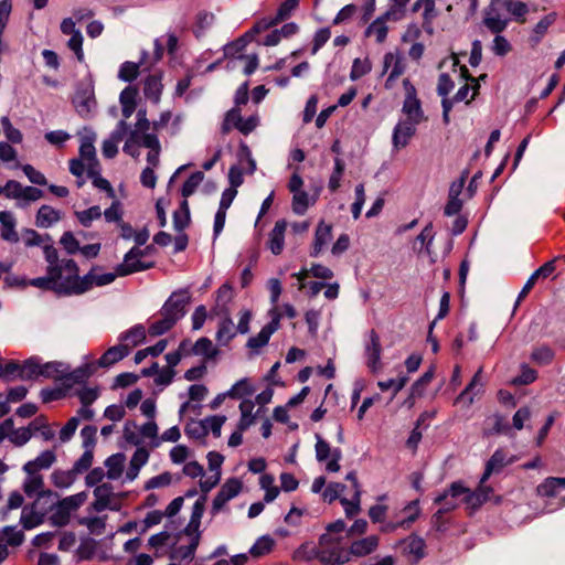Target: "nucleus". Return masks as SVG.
I'll return each instance as SVG.
<instances>
[{
	"label": "nucleus",
	"mask_w": 565,
	"mask_h": 565,
	"mask_svg": "<svg viewBox=\"0 0 565 565\" xmlns=\"http://www.w3.org/2000/svg\"><path fill=\"white\" fill-rule=\"evenodd\" d=\"M43 254L47 263L46 276L32 278L28 284L43 290H53L58 296L73 295L72 277L64 266L71 258H60L53 245H44Z\"/></svg>",
	"instance_id": "obj_1"
},
{
	"label": "nucleus",
	"mask_w": 565,
	"mask_h": 565,
	"mask_svg": "<svg viewBox=\"0 0 565 565\" xmlns=\"http://www.w3.org/2000/svg\"><path fill=\"white\" fill-rule=\"evenodd\" d=\"M64 266L72 277L73 295H82L92 289L93 286H107L119 276L117 270L115 273H99L97 267H93L86 275L81 277L78 275V266L73 259L67 260Z\"/></svg>",
	"instance_id": "obj_2"
},
{
	"label": "nucleus",
	"mask_w": 565,
	"mask_h": 565,
	"mask_svg": "<svg viewBox=\"0 0 565 565\" xmlns=\"http://www.w3.org/2000/svg\"><path fill=\"white\" fill-rule=\"evenodd\" d=\"M329 536H320L318 559L324 565H343L350 562V553L343 544H331Z\"/></svg>",
	"instance_id": "obj_3"
},
{
	"label": "nucleus",
	"mask_w": 565,
	"mask_h": 565,
	"mask_svg": "<svg viewBox=\"0 0 565 565\" xmlns=\"http://www.w3.org/2000/svg\"><path fill=\"white\" fill-rule=\"evenodd\" d=\"M403 87L405 90V99L402 111L406 116V121L419 125L424 119V111L422 109V103L417 98L416 88L408 78L403 81Z\"/></svg>",
	"instance_id": "obj_4"
},
{
	"label": "nucleus",
	"mask_w": 565,
	"mask_h": 565,
	"mask_svg": "<svg viewBox=\"0 0 565 565\" xmlns=\"http://www.w3.org/2000/svg\"><path fill=\"white\" fill-rule=\"evenodd\" d=\"M73 104L82 118H90L96 113L97 103L92 84H82L77 87Z\"/></svg>",
	"instance_id": "obj_5"
},
{
	"label": "nucleus",
	"mask_w": 565,
	"mask_h": 565,
	"mask_svg": "<svg viewBox=\"0 0 565 565\" xmlns=\"http://www.w3.org/2000/svg\"><path fill=\"white\" fill-rule=\"evenodd\" d=\"M316 459L319 462L326 463V470L328 472H338L340 470V460L342 458V451L340 448H332L328 441H326L320 435H316Z\"/></svg>",
	"instance_id": "obj_6"
},
{
	"label": "nucleus",
	"mask_w": 565,
	"mask_h": 565,
	"mask_svg": "<svg viewBox=\"0 0 565 565\" xmlns=\"http://www.w3.org/2000/svg\"><path fill=\"white\" fill-rule=\"evenodd\" d=\"M150 249L148 246L146 249L132 247L124 256V262L117 266V274L119 277H124L134 273L143 271L152 267V263L146 264L140 260L141 257Z\"/></svg>",
	"instance_id": "obj_7"
},
{
	"label": "nucleus",
	"mask_w": 565,
	"mask_h": 565,
	"mask_svg": "<svg viewBox=\"0 0 565 565\" xmlns=\"http://www.w3.org/2000/svg\"><path fill=\"white\" fill-rule=\"evenodd\" d=\"M501 0H491L483 11L482 24L493 34L502 33L509 25V19L501 13Z\"/></svg>",
	"instance_id": "obj_8"
},
{
	"label": "nucleus",
	"mask_w": 565,
	"mask_h": 565,
	"mask_svg": "<svg viewBox=\"0 0 565 565\" xmlns=\"http://www.w3.org/2000/svg\"><path fill=\"white\" fill-rule=\"evenodd\" d=\"M190 301V296L186 290L173 292L164 302L160 310L162 317H167L177 323L185 315V305Z\"/></svg>",
	"instance_id": "obj_9"
},
{
	"label": "nucleus",
	"mask_w": 565,
	"mask_h": 565,
	"mask_svg": "<svg viewBox=\"0 0 565 565\" xmlns=\"http://www.w3.org/2000/svg\"><path fill=\"white\" fill-rule=\"evenodd\" d=\"M242 487V482L236 478L226 480L213 500L211 513L216 515L230 500L238 495Z\"/></svg>",
	"instance_id": "obj_10"
},
{
	"label": "nucleus",
	"mask_w": 565,
	"mask_h": 565,
	"mask_svg": "<svg viewBox=\"0 0 565 565\" xmlns=\"http://www.w3.org/2000/svg\"><path fill=\"white\" fill-rule=\"evenodd\" d=\"M95 140L96 134L90 128H84V135L81 137L79 158L86 162L87 170L100 166L96 157Z\"/></svg>",
	"instance_id": "obj_11"
},
{
	"label": "nucleus",
	"mask_w": 565,
	"mask_h": 565,
	"mask_svg": "<svg viewBox=\"0 0 565 565\" xmlns=\"http://www.w3.org/2000/svg\"><path fill=\"white\" fill-rule=\"evenodd\" d=\"M94 497L93 509L95 511L102 512L106 509L119 510V504L115 502V493L110 483H102L95 487Z\"/></svg>",
	"instance_id": "obj_12"
},
{
	"label": "nucleus",
	"mask_w": 565,
	"mask_h": 565,
	"mask_svg": "<svg viewBox=\"0 0 565 565\" xmlns=\"http://www.w3.org/2000/svg\"><path fill=\"white\" fill-rule=\"evenodd\" d=\"M388 72L386 88H392L394 82L405 72L404 57L398 52H388L384 55L383 73Z\"/></svg>",
	"instance_id": "obj_13"
},
{
	"label": "nucleus",
	"mask_w": 565,
	"mask_h": 565,
	"mask_svg": "<svg viewBox=\"0 0 565 565\" xmlns=\"http://www.w3.org/2000/svg\"><path fill=\"white\" fill-rule=\"evenodd\" d=\"M381 341L379 334L372 330L369 333V341L365 343L364 354L366 358V365L372 372H377L381 369Z\"/></svg>",
	"instance_id": "obj_14"
},
{
	"label": "nucleus",
	"mask_w": 565,
	"mask_h": 565,
	"mask_svg": "<svg viewBox=\"0 0 565 565\" xmlns=\"http://www.w3.org/2000/svg\"><path fill=\"white\" fill-rule=\"evenodd\" d=\"M417 125L401 120L396 124L392 135V143L395 150L405 148L416 132Z\"/></svg>",
	"instance_id": "obj_15"
},
{
	"label": "nucleus",
	"mask_w": 565,
	"mask_h": 565,
	"mask_svg": "<svg viewBox=\"0 0 565 565\" xmlns=\"http://www.w3.org/2000/svg\"><path fill=\"white\" fill-rule=\"evenodd\" d=\"M448 493L451 494L452 499H461L470 509H478L483 504L480 500L481 494H478L477 491H470L461 481L452 482L448 488Z\"/></svg>",
	"instance_id": "obj_16"
},
{
	"label": "nucleus",
	"mask_w": 565,
	"mask_h": 565,
	"mask_svg": "<svg viewBox=\"0 0 565 565\" xmlns=\"http://www.w3.org/2000/svg\"><path fill=\"white\" fill-rule=\"evenodd\" d=\"M513 461L514 457H509L501 448L497 449L486 463L484 472L481 476V482L486 483L491 475L501 472L504 467Z\"/></svg>",
	"instance_id": "obj_17"
},
{
	"label": "nucleus",
	"mask_w": 565,
	"mask_h": 565,
	"mask_svg": "<svg viewBox=\"0 0 565 565\" xmlns=\"http://www.w3.org/2000/svg\"><path fill=\"white\" fill-rule=\"evenodd\" d=\"M138 88L129 85L125 87L119 95L121 113L125 119L131 117L137 108Z\"/></svg>",
	"instance_id": "obj_18"
},
{
	"label": "nucleus",
	"mask_w": 565,
	"mask_h": 565,
	"mask_svg": "<svg viewBox=\"0 0 565 565\" xmlns=\"http://www.w3.org/2000/svg\"><path fill=\"white\" fill-rule=\"evenodd\" d=\"M56 461L54 449H47L33 459L23 465V471H38L50 469Z\"/></svg>",
	"instance_id": "obj_19"
},
{
	"label": "nucleus",
	"mask_w": 565,
	"mask_h": 565,
	"mask_svg": "<svg viewBox=\"0 0 565 565\" xmlns=\"http://www.w3.org/2000/svg\"><path fill=\"white\" fill-rule=\"evenodd\" d=\"M377 546L379 537L376 535H370L352 542L348 553H350V556L364 557L373 553Z\"/></svg>",
	"instance_id": "obj_20"
},
{
	"label": "nucleus",
	"mask_w": 565,
	"mask_h": 565,
	"mask_svg": "<svg viewBox=\"0 0 565 565\" xmlns=\"http://www.w3.org/2000/svg\"><path fill=\"white\" fill-rule=\"evenodd\" d=\"M287 230V222L279 220L275 223L274 228L269 233L268 246L274 255H279L285 245V232Z\"/></svg>",
	"instance_id": "obj_21"
},
{
	"label": "nucleus",
	"mask_w": 565,
	"mask_h": 565,
	"mask_svg": "<svg viewBox=\"0 0 565 565\" xmlns=\"http://www.w3.org/2000/svg\"><path fill=\"white\" fill-rule=\"evenodd\" d=\"M406 512H408V516L402 521L398 522H388L385 525L382 526L383 532H394L398 527H408L419 515L420 509H419V501L414 500L409 502L405 509Z\"/></svg>",
	"instance_id": "obj_22"
},
{
	"label": "nucleus",
	"mask_w": 565,
	"mask_h": 565,
	"mask_svg": "<svg viewBox=\"0 0 565 565\" xmlns=\"http://www.w3.org/2000/svg\"><path fill=\"white\" fill-rule=\"evenodd\" d=\"M0 224H1V237L2 239L10 243H18L19 235L15 231V217L9 211L0 212Z\"/></svg>",
	"instance_id": "obj_23"
},
{
	"label": "nucleus",
	"mask_w": 565,
	"mask_h": 565,
	"mask_svg": "<svg viewBox=\"0 0 565 565\" xmlns=\"http://www.w3.org/2000/svg\"><path fill=\"white\" fill-rule=\"evenodd\" d=\"M331 237L332 226L324 222H320L316 228L313 246L310 255L317 257L322 252L323 247L330 242Z\"/></svg>",
	"instance_id": "obj_24"
},
{
	"label": "nucleus",
	"mask_w": 565,
	"mask_h": 565,
	"mask_svg": "<svg viewBox=\"0 0 565 565\" xmlns=\"http://www.w3.org/2000/svg\"><path fill=\"white\" fill-rule=\"evenodd\" d=\"M238 408L241 413V417L237 424L238 428L239 430H246L255 423L256 416L260 413V408L254 413L255 402L252 399H243L239 403Z\"/></svg>",
	"instance_id": "obj_25"
},
{
	"label": "nucleus",
	"mask_w": 565,
	"mask_h": 565,
	"mask_svg": "<svg viewBox=\"0 0 565 565\" xmlns=\"http://www.w3.org/2000/svg\"><path fill=\"white\" fill-rule=\"evenodd\" d=\"M190 543L185 546H179L172 552V558L180 562H191L194 557L196 547L199 546L201 533L186 534Z\"/></svg>",
	"instance_id": "obj_26"
},
{
	"label": "nucleus",
	"mask_w": 565,
	"mask_h": 565,
	"mask_svg": "<svg viewBox=\"0 0 565 565\" xmlns=\"http://www.w3.org/2000/svg\"><path fill=\"white\" fill-rule=\"evenodd\" d=\"M278 327V319H273L255 337L248 339L247 347L255 350L265 347Z\"/></svg>",
	"instance_id": "obj_27"
},
{
	"label": "nucleus",
	"mask_w": 565,
	"mask_h": 565,
	"mask_svg": "<svg viewBox=\"0 0 565 565\" xmlns=\"http://www.w3.org/2000/svg\"><path fill=\"white\" fill-rule=\"evenodd\" d=\"M162 88L161 76L159 74H151L145 79L143 94L146 98L150 99L153 104L160 102Z\"/></svg>",
	"instance_id": "obj_28"
},
{
	"label": "nucleus",
	"mask_w": 565,
	"mask_h": 565,
	"mask_svg": "<svg viewBox=\"0 0 565 565\" xmlns=\"http://www.w3.org/2000/svg\"><path fill=\"white\" fill-rule=\"evenodd\" d=\"M204 508H205V497H201L194 502V504L192 507V513H191L190 521H189L186 527L184 529L185 534L201 533L200 525H201V519L204 513Z\"/></svg>",
	"instance_id": "obj_29"
},
{
	"label": "nucleus",
	"mask_w": 565,
	"mask_h": 565,
	"mask_svg": "<svg viewBox=\"0 0 565 565\" xmlns=\"http://www.w3.org/2000/svg\"><path fill=\"white\" fill-rule=\"evenodd\" d=\"M561 489H565V478L548 477L536 488L540 497L552 498L557 494Z\"/></svg>",
	"instance_id": "obj_30"
},
{
	"label": "nucleus",
	"mask_w": 565,
	"mask_h": 565,
	"mask_svg": "<svg viewBox=\"0 0 565 565\" xmlns=\"http://www.w3.org/2000/svg\"><path fill=\"white\" fill-rule=\"evenodd\" d=\"M129 354V349L125 344H118L109 348L98 360L102 367H108L122 360Z\"/></svg>",
	"instance_id": "obj_31"
},
{
	"label": "nucleus",
	"mask_w": 565,
	"mask_h": 565,
	"mask_svg": "<svg viewBox=\"0 0 565 565\" xmlns=\"http://www.w3.org/2000/svg\"><path fill=\"white\" fill-rule=\"evenodd\" d=\"M434 502L436 504H440L441 507L435 512V514L433 515V520L434 521H438L443 518V515L445 513H448L452 510H455L456 508L459 507V499H452L451 498V494L448 493V489L445 490L443 493L438 494Z\"/></svg>",
	"instance_id": "obj_32"
},
{
	"label": "nucleus",
	"mask_w": 565,
	"mask_h": 565,
	"mask_svg": "<svg viewBox=\"0 0 565 565\" xmlns=\"http://www.w3.org/2000/svg\"><path fill=\"white\" fill-rule=\"evenodd\" d=\"M126 457L121 452L114 454L105 460L104 465L107 469L106 473L109 480H117L121 477Z\"/></svg>",
	"instance_id": "obj_33"
},
{
	"label": "nucleus",
	"mask_w": 565,
	"mask_h": 565,
	"mask_svg": "<svg viewBox=\"0 0 565 565\" xmlns=\"http://www.w3.org/2000/svg\"><path fill=\"white\" fill-rule=\"evenodd\" d=\"M61 220L60 211L50 205H42L36 213V225L41 228L51 227Z\"/></svg>",
	"instance_id": "obj_34"
},
{
	"label": "nucleus",
	"mask_w": 565,
	"mask_h": 565,
	"mask_svg": "<svg viewBox=\"0 0 565 565\" xmlns=\"http://www.w3.org/2000/svg\"><path fill=\"white\" fill-rule=\"evenodd\" d=\"M146 340V329L142 324H135L129 330L120 333L119 341L125 342V345L137 347Z\"/></svg>",
	"instance_id": "obj_35"
},
{
	"label": "nucleus",
	"mask_w": 565,
	"mask_h": 565,
	"mask_svg": "<svg viewBox=\"0 0 565 565\" xmlns=\"http://www.w3.org/2000/svg\"><path fill=\"white\" fill-rule=\"evenodd\" d=\"M191 353L211 360L217 355L218 351L209 338L202 337L192 345Z\"/></svg>",
	"instance_id": "obj_36"
},
{
	"label": "nucleus",
	"mask_w": 565,
	"mask_h": 565,
	"mask_svg": "<svg viewBox=\"0 0 565 565\" xmlns=\"http://www.w3.org/2000/svg\"><path fill=\"white\" fill-rule=\"evenodd\" d=\"M24 541V534L17 526H4L0 531V543L8 546H19Z\"/></svg>",
	"instance_id": "obj_37"
},
{
	"label": "nucleus",
	"mask_w": 565,
	"mask_h": 565,
	"mask_svg": "<svg viewBox=\"0 0 565 565\" xmlns=\"http://www.w3.org/2000/svg\"><path fill=\"white\" fill-rule=\"evenodd\" d=\"M502 8L507 10L515 21L525 22V15L529 12V7L525 2L520 0H501Z\"/></svg>",
	"instance_id": "obj_38"
},
{
	"label": "nucleus",
	"mask_w": 565,
	"mask_h": 565,
	"mask_svg": "<svg viewBox=\"0 0 565 565\" xmlns=\"http://www.w3.org/2000/svg\"><path fill=\"white\" fill-rule=\"evenodd\" d=\"M26 478L23 482V490L29 497H35L41 493L43 488V477L38 471H24Z\"/></svg>",
	"instance_id": "obj_39"
},
{
	"label": "nucleus",
	"mask_w": 565,
	"mask_h": 565,
	"mask_svg": "<svg viewBox=\"0 0 565 565\" xmlns=\"http://www.w3.org/2000/svg\"><path fill=\"white\" fill-rule=\"evenodd\" d=\"M88 178L92 179L93 185L99 190H103L107 193V196L110 199H115V190L111 186L110 182L102 177L100 174V166L87 170Z\"/></svg>",
	"instance_id": "obj_40"
},
{
	"label": "nucleus",
	"mask_w": 565,
	"mask_h": 565,
	"mask_svg": "<svg viewBox=\"0 0 565 565\" xmlns=\"http://www.w3.org/2000/svg\"><path fill=\"white\" fill-rule=\"evenodd\" d=\"M230 398L245 399L244 397L250 396L255 393V387L252 385L247 377L237 381L228 391Z\"/></svg>",
	"instance_id": "obj_41"
},
{
	"label": "nucleus",
	"mask_w": 565,
	"mask_h": 565,
	"mask_svg": "<svg viewBox=\"0 0 565 565\" xmlns=\"http://www.w3.org/2000/svg\"><path fill=\"white\" fill-rule=\"evenodd\" d=\"M29 428H31V434L39 433L45 441H50L55 437L54 430L51 429L44 416H38L33 419L29 424Z\"/></svg>",
	"instance_id": "obj_42"
},
{
	"label": "nucleus",
	"mask_w": 565,
	"mask_h": 565,
	"mask_svg": "<svg viewBox=\"0 0 565 565\" xmlns=\"http://www.w3.org/2000/svg\"><path fill=\"white\" fill-rule=\"evenodd\" d=\"M388 19L390 18L385 17V13L382 17L377 18L366 29V35L374 36L379 43H382L387 35V26L385 24V21Z\"/></svg>",
	"instance_id": "obj_43"
},
{
	"label": "nucleus",
	"mask_w": 565,
	"mask_h": 565,
	"mask_svg": "<svg viewBox=\"0 0 565 565\" xmlns=\"http://www.w3.org/2000/svg\"><path fill=\"white\" fill-rule=\"evenodd\" d=\"M315 203L313 199H310L309 194L301 190L297 193H292V211L297 215H303L308 207Z\"/></svg>",
	"instance_id": "obj_44"
},
{
	"label": "nucleus",
	"mask_w": 565,
	"mask_h": 565,
	"mask_svg": "<svg viewBox=\"0 0 565 565\" xmlns=\"http://www.w3.org/2000/svg\"><path fill=\"white\" fill-rule=\"evenodd\" d=\"M76 475L73 468L71 470H56L52 473V480L55 487L66 489L75 482Z\"/></svg>",
	"instance_id": "obj_45"
},
{
	"label": "nucleus",
	"mask_w": 565,
	"mask_h": 565,
	"mask_svg": "<svg viewBox=\"0 0 565 565\" xmlns=\"http://www.w3.org/2000/svg\"><path fill=\"white\" fill-rule=\"evenodd\" d=\"M406 543V552L414 557V562H418L424 557L426 544L422 537L412 535Z\"/></svg>",
	"instance_id": "obj_46"
},
{
	"label": "nucleus",
	"mask_w": 565,
	"mask_h": 565,
	"mask_svg": "<svg viewBox=\"0 0 565 565\" xmlns=\"http://www.w3.org/2000/svg\"><path fill=\"white\" fill-rule=\"evenodd\" d=\"M225 422L226 417L224 415H213L201 420L205 428V434L212 433L214 437L221 436L222 426Z\"/></svg>",
	"instance_id": "obj_47"
},
{
	"label": "nucleus",
	"mask_w": 565,
	"mask_h": 565,
	"mask_svg": "<svg viewBox=\"0 0 565 565\" xmlns=\"http://www.w3.org/2000/svg\"><path fill=\"white\" fill-rule=\"evenodd\" d=\"M235 337L234 324L231 318H225L220 323L216 340L221 345H226Z\"/></svg>",
	"instance_id": "obj_48"
},
{
	"label": "nucleus",
	"mask_w": 565,
	"mask_h": 565,
	"mask_svg": "<svg viewBox=\"0 0 565 565\" xmlns=\"http://www.w3.org/2000/svg\"><path fill=\"white\" fill-rule=\"evenodd\" d=\"M86 499L87 493L83 491L62 499L57 504L61 505L62 510L71 514L73 511L77 510L86 501Z\"/></svg>",
	"instance_id": "obj_49"
},
{
	"label": "nucleus",
	"mask_w": 565,
	"mask_h": 565,
	"mask_svg": "<svg viewBox=\"0 0 565 565\" xmlns=\"http://www.w3.org/2000/svg\"><path fill=\"white\" fill-rule=\"evenodd\" d=\"M437 3L438 2L435 0H418L414 4V11H417L420 8H423L424 9L423 17H424L425 22H430L439 13L440 7L437 6Z\"/></svg>",
	"instance_id": "obj_50"
},
{
	"label": "nucleus",
	"mask_w": 565,
	"mask_h": 565,
	"mask_svg": "<svg viewBox=\"0 0 565 565\" xmlns=\"http://www.w3.org/2000/svg\"><path fill=\"white\" fill-rule=\"evenodd\" d=\"M75 215L84 227H89L94 221L102 217L103 213L98 205H94L87 210L75 212Z\"/></svg>",
	"instance_id": "obj_51"
},
{
	"label": "nucleus",
	"mask_w": 565,
	"mask_h": 565,
	"mask_svg": "<svg viewBox=\"0 0 565 565\" xmlns=\"http://www.w3.org/2000/svg\"><path fill=\"white\" fill-rule=\"evenodd\" d=\"M124 438L125 440L134 446L141 445V434L140 428L134 420H127L124 425Z\"/></svg>",
	"instance_id": "obj_52"
},
{
	"label": "nucleus",
	"mask_w": 565,
	"mask_h": 565,
	"mask_svg": "<svg viewBox=\"0 0 565 565\" xmlns=\"http://www.w3.org/2000/svg\"><path fill=\"white\" fill-rule=\"evenodd\" d=\"M340 503L348 518L356 515L361 511V491H354L352 499L341 498Z\"/></svg>",
	"instance_id": "obj_53"
},
{
	"label": "nucleus",
	"mask_w": 565,
	"mask_h": 565,
	"mask_svg": "<svg viewBox=\"0 0 565 565\" xmlns=\"http://www.w3.org/2000/svg\"><path fill=\"white\" fill-rule=\"evenodd\" d=\"M24 243L26 246H44V245H53L52 238L50 235L41 236L36 231L28 228L23 233Z\"/></svg>",
	"instance_id": "obj_54"
},
{
	"label": "nucleus",
	"mask_w": 565,
	"mask_h": 565,
	"mask_svg": "<svg viewBox=\"0 0 565 565\" xmlns=\"http://www.w3.org/2000/svg\"><path fill=\"white\" fill-rule=\"evenodd\" d=\"M344 169H345V163L343 162V160L340 158H335L334 159V168H333V171L330 175L329 183H328V188L331 192H335L340 188Z\"/></svg>",
	"instance_id": "obj_55"
},
{
	"label": "nucleus",
	"mask_w": 565,
	"mask_h": 565,
	"mask_svg": "<svg viewBox=\"0 0 565 565\" xmlns=\"http://www.w3.org/2000/svg\"><path fill=\"white\" fill-rule=\"evenodd\" d=\"M203 179H204V173L203 172H201V171L193 172L188 178V180L184 182V184H183V186L181 189L182 196L185 198V199L191 196L195 192L198 186L202 183Z\"/></svg>",
	"instance_id": "obj_56"
},
{
	"label": "nucleus",
	"mask_w": 565,
	"mask_h": 565,
	"mask_svg": "<svg viewBox=\"0 0 565 565\" xmlns=\"http://www.w3.org/2000/svg\"><path fill=\"white\" fill-rule=\"evenodd\" d=\"M40 376V362L35 358H31L22 364L20 380H33Z\"/></svg>",
	"instance_id": "obj_57"
},
{
	"label": "nucleus",
	"mask_w": 565,
	"mask_h": 565,
	"mask_svg": "<svg viewBox=\"0 0 565 565\" xmlns=\"http://www.w3.org/2000/svg\"><path fill=\"white\" fill-rule=\"evenodd\" d=\"M0 124L2 126L3 134H4L6 138L8 139V141H10L12 143H20L22 141V139H23L22 132L18 128L13 127L9 117H7V116L1 117Z\"/></svg>",
	"instance_id": "obj_58"
},
{
	"label": "nucleus",
	"mask_w": 565,
	"mask_h": 565,
	"mask_svg": "<svg viewBox=\"0 0 565 565\" xmlns=\"http://www.w3.org/2000/svg\"><path fill=\"white\" fill-rule=\"evenodd\" d=\"M531 359L540 365H546L553 361L554 351L547 345H541L533 350Z\"/></svg>",
	"instance_id": "obj_59"
},
{
	"label": "nucleus",
	"mask_w": 565,
	"mask_h": 565,
	"mask_svg": "<svg viewBox=\"0 0 565 565\" xmlns=\"http://www.w3.org/2000/svg\"><path fill=\"white\" fill-rule=\"evenodd\" d=\"M512 50L511 43L508 41V39L500 33L495 34L492 44H491V51L494 55L503 57L508 53H510Z\"/></svg>",
	"instance_id": "obj_60"
},
{
	"label": "nucleus",
	"mask_w": 565,
	"mask_h": 565,
	"mask_svg": "<svg viewBox=\"0 0 565 565\" xmlns=\"http://www.w3.org/2000/svg\"><path fill=\"white\" fill-rule=\"evenodd\" d=\"M250 41L252 40L246 36L245 33L242 38L224 46V55L226 57H237L236 54L242 53Z\"/></svg>",
	"instance_id": "obj_61"
},
{
	"label": "nucleus",
	"mask_w": 565,
	"mask_h": 565,
	"mask_svg": "<svg viewBox=\"0 0 565 565\" xmlns=\"http://www.w3.org/2000/svg\"><path fill=\"white\" fill-rule=\"evenodd\" d=\"M372 68L371 62L367 58L361 60L355 58L353 61L351 72H350V78L352 81H356L361 78L362 76L366 75Z\"/></svg>",
	"instance_id": "obj_62"
},
{
	"label": "nucleus",
	"mask_w": 565,
	"mask_h": 565,
	"mask_svg": "<svg viewBox=\"0 0 565 565\" xmlns=\"http://www.w3.org/2000/svg\"><path fill=\"white\" fill-rule=\"evenodd\" d=\"M139 74V64L134 62H125L121 64L119 72H118V78L122 82H132L137 78Z\"/></svg>",
	"instance_id": "obj_63"
},
{
	"label": "nucleus",
	"mask_w": 565,
	"mask_h": 565,
	"mask_svg": "<svg viewBox=\"0 0 565 565\" xmlns=\"http://www.w3.org/2000/svg\"><path fill=\"white\" fill-rule=\"evenodd\" d=\"M32 437L31 428L28 427H21L18 429H14V426L12 427V431L9 435V440L17 447L24 446Z\"/></svg>",
	"instance_id": "obj_64"
}]
</instances>
